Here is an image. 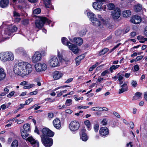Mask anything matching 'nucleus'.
Masks as SVG:
<instances>
[{"label": "nucleus", "mask_w": 147, "mask_h": 147, "mask_svg": "<svg viewBox=\"0 0 147 147\" xmlns=\"http://www.w3.org/2000/svg\"><path fill=\"white\" fill-rule=\"evenodd\" d=\"M32 70V65L25 62L16 63L14 65L13 71L16 75L25 77L30 74Z\"/></svg>", "instance_id": "obj_1"}, {"label": "nucleus", "mask_w": 147, "mask_h": 147, "mask_svg": "<svg viewBox=\"0 0 147 147\" xmlns=\"http://www.w3.org/2000/svg\"><path fill=\"white\" fill-rule=\"evenodd\" d=\"M42 134L41 136V141L46 147H50L53 144V139L50 137H53L54 134L53 132L47 128H44L42 129Z\"/></svg>", "instance_id": "obj_2"}, {"label": "nucleus", "mask_w": 147, "mask_h": 147, "mask_svg": "<svg viewBox=\"0 0 147 147\" xmlns=\"http://www.w3.org/2000/svg\"><path fill=\"white\" fill-rule=\"evenodd\" d=\"M14 59V55L11 52L6 51L0 53V59L3 62L13 61Z\"/></svg>", "instance_id": "obj_3"}, {"label": "nucleus", "mask_w": 147, "mask_h": 147, "mask_svg": "<svg viewBox=\"0 0 147 147\" xmlns=\"http://www.w3.org/2000/svg\"><path fill=\"white\" fill-rule=\"evenodd\" d=\"M96 1L93 3L92 6L95 10L100 11L103 10L105 11L106 7L105 5L102 6V5L105 2V0H96Z\"/></svg>", "instance_id": "obj_4"}, {"label": "nucleus", "mask_w": 147, "mask_h": 147, "mask_svg": "<svg viewBox=\"0 0 147 147\" xmlns=\"http://www.w3.org/2000/svg\"><path fill=\"white\" fill-rule=\"evenodd\" d=\"M51 22L50 20H48L45 17H39L38 19L36 20L35 24L36 28L40 29L42 27L44 24L46 22L49 24Z\"/></svg>", "instance_id": "obj_5"}, {"label": "nucleus", "mask_w": 147, "mask_h": 147, "mask_svg": "<svg viewBox=\"0 0 147 147\" xmlns=\"http://www.w3.org/2000/svg\"><path fill=\"white\" fill-rule=\"evenodd\" d=\"M34 68L37 72H41L45 71L47 68L46 64L42 62H38L35 64Z\"/></svg>", "instance_id": "obj_6"}, {"label": "nucleus", "mask_w": 147, "mask_h": 147, "mask_svg": "<svg viewBox=\"0 0 147 147\" xmlns=\"http://www.w3.org/2000/svg\"><path fill=\"white\" fill-rule=\"evenodd\" d=\"M48 64L51 67H55L59 65V63L57 58L55 56L50 57L48 62Z\"/></svg>", "instance_id": "obj_7"}, {"label": "nucleus", "mask_w": 147, "mask_h": 147, "mask_svg": "<svg viewBox=\"0 0 147 147\" xmlns=\"http://www.w3.org/2000/svg\"><path fill=\"white\" fill-rule=\"evenodd\" d=\"M80 124L79 122L76 121H71L69 125V128L71 131H77L79 128Z\"/></svg>", "instance_id": "obj_8"}, {"label": "nucleus", "mask_w": 147, "mask_h": 147, "mask_svg": "<svg viewBox=\"0 0 147 147\" xmlns=\"http://www.w3.org/2000/svg\"><path fill=\"white\" fill-rule=\"evenodd\" d=\"M17 28L15 26L12 25L7 26L5 31V34L8 36L11 35V33L16 31L17 30Z\"/></svg>", "instance_id": "obj_9"}, {"label": "nucleus", "mask_w": 147, "mask_h": 147, "mask_svg": "<svg viewBox=\"0 0 147 147\" xmlns=\"http://www.w3.org/2000/svg\"><path fill=\"white\" fill-rule=\"evenodd\" d=\"M42 59L41 53L38 51L36 52L31 57V60L33 63L40 61Z\"/></svg>", "instance_id": "obj_10"}, {"label": "nucleus", "mask_w": 147, "mask_h": 147, "mask_svg": "<svg viewBox=\"0 0 147 147\" xmlns=\"http://www.w3.org/2000/svg\"><path fill=\"white\" fill-rule=\"evenodd\" d=\"M67 45L69 49L71 50L74 54H77L78 53L80 50L76 45L72 44L70 42H68Z\"/></svg>", "instance_id": "obj_11"}, {"label": "nucleus", "mask_w": 147, "mask_h": 147, "mask_svg": "<svg viewBox=\"0 0 147 147\" xmlns=\"http://www.w3.org/2000/svg\"><path fill=\"white\" fill-rule=\"evenodd\" d=\"M111 16L114 19H117L119 18L121 15V10L120 9L117 7L111 12Z\"/></svg>", "instance_id": "obj_12"}, {"label": "nucleus", "mask_w": 147, "mask_h": 147, "mask_svg": "<svg viewBox=\"0 0 147 147\" xmlns=\"http://www.w3.org/2000/svg\"><path fill=\"white\" fill-rule=\"evenodd\" d=\"M26 141H28L34 147H39V143L38 141L35 140L32 136L26 139Z\"/></svg>", "instance_id": "obj_13"}, {"label": "nucleus", "mask_w": 147, "mask_h": 147, "mask_svg": "<svg viewBox=\"0 0 147 147\" xmlns=\"http://www.w3.org/2000/svg\"><path fill=\"white\" fill-rule=\"evenodd\" d=\"M86 131V129H82L81 130L80 133V139L84 142L87 141L88 138V137L85 133Z\"/></svg>", "instance_id": "obj_14"}, {"label": "nucleus", "mask_w": 147, "mask_h": 147, "mask_svg": "<svg viewBox=\"0 0 147 147\" xmlns=\"http://www.w3.org/2000/svg\"><path fill=\"white\" fill-rule=\"evenodd\" d=\"M128 82L127 81L124 82L123 84L121 86V88L119 89V94H120L123 93L125 91H127L128 90L127 84Z\"/></svg>", "instance_id": "obj_15"}, {"label": "nucleus", "mask_w": 147, "mask_h": 147, "mask_svg": "<svg viewBox=\"0 0 147 147\" xmlns=\"http://www.w3.org/2000/svg\"><path fill=\"white\" fill-rule=\"evenodd\" d=\"M108 129L107 127H102L99 130V133L102 136H106L109 134Z\"/></svg>", "instance_id": "obj_16"}, {"label": "nucleus", "mask_w": 147, "mask_h": 147, "mask_svg": "<svg viewBox=\"0 0 147 147\" xmlns=\"http://www.w3.org/2000/svg\"><path fill=\"white\" fill-rule=\"evenodd\" d=\"M53 123L54 127L56 129H58L61 127V122L59 119H55L53 121Z\"/></svg>", "instance_id": "obj_17"}, {"label": "nucleus", "mask_w": 147, "mask_h": 147, "mask_svg": "<svg viewBox=\"0 0 147 147\" xmlns=\"http://www.w3.org/2000/svg\"><path fill=\"white\" fill-rule=\"evenodd\" d=\"M63 75V73L61 71H55L53 74V78L54 80H57L62 77Z\"/></svg>", "instance_id": "obj_18"}, {"label": "nucleus", "mask_w": 147, "mask_h": 147, "mask_svg": "<svg viewBox=\"0 0 147 147\" xmlns=\"http://www.w3.org/2000/svg\"><path fill=\"white\" fill-rule=\"evenodd\" d=\"M70 41L76 43L77 44L80 45L83 43V40L81 38H75L73 40L69 39Z\"/></svg>", "instance_id": "obj_19"}, {"label": "nucleus", "mask_w": 147, "mask_h": 147, "mask_svg": "<svg viewBox=\"0 0 147 147\" xmlns=\"http://www.w3.org/2000/svg\"><path fill=\"white\" fill-rule=\"evenodd\" d=\"M27 82L26 81H24L22 82H21L20 85L22 86H25L23 87V88L24 89H29L33 87L34 85L33 84H27Z\"/></svg>", "instance_id": "obj_20"}, {"label": "nucleus", "mask_w": 147, "mask_h": 147, "mask_svg": "<svg viewBox=\"0 0 147 147\" xmlns=\"http://www.w3.org/2000/svg\"><path fill=\"white\" fill-rule=\"evenodd\" d=\"M6 77V74L3 68L0 67V82L3 80Z\"/></svg>", "instance_id": "obj_21"}, {"label": "nucleus", "mask_w": 147, "mask_h": 147, "mask_svg": "<svg viewBox=\"0 0 147 147\" xmlns=\"http://www.w3.org/2000/svg\"><path fill=\"white\" fill-rule=\"evenodd\" d=\"M9 3V0H1L0 1V6L2 8H4L8 6Z\"/></svg>", "instance_id": "obj_22"}, {"label": "nucleus", "mask_w": 147, "mask_h": 147, "mask_svg": "<svg viewBox=\"0 0 147 147\" xmlns=\"http://www.w3.org/2000/svg\"><path fill=\"white\" fill-rule=\"evenodd\" d=\"M94 20H92L91 22L95 26H99L101 24V22L97 19L96 18Z\"/></svg>", "instance_id": "obj_23"}, {"label": "nucleus", "mask_w": 147, "mask_h": 147, "mask_svg": "<svg viewBox=\"0 0 147 147\" xmlns=\"http://www.w3.org/2000/svg\"><path fill=\"white\" fill-rule=\"evenodd\" d=\"M87 16L91 22L92 21V20H94L93 19L96 18L95 15L91 11H90L87 13Z\"/></svg>", "instance_id": "obj_24"}, {"label": "nucleus", "mask_w": 147, "mask_h": 147, "mask_svg": "<svg viewBox=\"0 0 147 147\" xmlns=\"http://www.w3.org/2000/svg\"><path fill=\"white\" fill-rule=\"evenodd\" d=\"M131 14V12L129 10H126L123 11L122 15L123 17L127 18L129 17Z\"/></svg>", "instance_id": "obj_25"}, {"label": "nucleus", "mask_w": 147, "mask_h": 147, "mask_svg": "<svg viewBox=\"0 0 147 147\" xmlns=\"http://www.w3.org/2000/svg\"><path fill=\"white\" fill-rule=\"evenodd\" d=\"M23 128L24 131H28L30 129V125L28 123L24 124L23 126Z\"/></svg>", "instance_id": "obj_26"}, {"label": "nucleus", "mask_w": 147, "mask_h": 147, "mask_svg": "<svg viewBox=\"0 0 147 147\" xmlns=\"http://www.w3.org/2000/svg\"><path fill=\"white\" fill-rule=\"evenodd\" d=\"M20 132L21 136L24 139H26V138L29 136L28 134L23 130H21Z\"/></svg>", "instance_id": "obj_27"}, {"label": "nucleus", "mask_w": 147, "mask_h": 147, "mask_svg": "<svg viewBox=\"0 0 147 147\" xmlns=\"http://www.w3.org/2000/svg\"><path fill=\"white\" fill-rule=\"evenodd\" d=\"M44 3L47 8H50L51 6V0H43Z\"/></svg>", "instance_id": "obj_28"}, {"label": "nucleus", "mask_w": 147, "mask_h": 147, "mask_svg": "<svg viewBox=\"0 0 147 147\" xmlns=\"http://www.w3.org/2000/svg\"><path fill=\"white\" fill-rule=\"evenodd\" d=\"M142 8V6L139 4H138L137 5H135L134 7V10L136 11H140Z\"/></svg>", "instance_id": "obj_29"}, {"label": "nucleus", "mask_w": 147, "mask_h": 147, "mask_svg": "<svg viewBox=\"0 0 147 147\" xmlns=\"http://www.w3.org/2000/svg\"><path fill=\"white\" fill-rule=\"evenodd\" d=\"M11 104V102H8L7 104H4L2 105L1 106V109L2 110H5L6 109L9 108V106Z\"/></svg>", "instance_id": "obj_30"}, {"label": "nucleus", "mask_w": 147, "mask_h": 147, "mask_svg": "<svg viewBox=\"0 0 147 147\" xmlns=\"http://www.w3.org/2000/svg\"><path fill=\"white\" fill-rule=\"evenodd\" d=\"M124 34V31L122 30H119L116 31L115 32V34L116 36H119L123 35Z\"/></svg>", "instance_id": "obj_31"}, {"label": "nucleus", "mask_w": 147, "mask_h": 147, "mask_svg": "<svg viewBox=\"0 0 147 147\" xmlns=\"http://www.w3.org/2000/svg\"><path fill=\"white\" fill-rule=\"evenodd\" d=\"M61 41L62 43L65 45H66L68 46L67 44L69 42H70L68 41L67 39L65 37H63L61 38Z\"/></svg>", "instance_id": "obj_32"}, {"label": "nucleus", "mask_w": 147, "mask_h": 147, "mask_svg": "<svg viewBox=\"0 0 147 147\" xmlns=\"http://www.w3.org/2000/svg\"><path fill=\"white\" fill-rule=\"evenodd\" d=\"M33 99L32 98H29L27 100H26L25 104H21L20 105V106H24L26 105L29 104L33 100Z\"/></svg>", "instance_id": "obj_33"}, {"label": "nucleus", "mask_w": 147, "mask_h": 147, "mask_svg": "<svg viewBox=\"0 0 147 147\" xmlns=\"http://www.w3.org/2000/svg\"><path fill=\"white\" fill-rule=\"evenodd\" d=\"M109 49L107 48H105L101 50L99 53L100 55H102L105 54L108 51Z\"/></svg>", "instance_id": "obj_34"}, {"label": "nucleus", "mask_w": 147, "mask_h": 147, "mask_svg": "<svg viewBox=\"0 0 147 147\" xmlns=\"http://www.w3.org/2000/svg\"><path fill=\"white\" fill-rule=\"evenodd\" d=\"M142 94L139 92H137L135 93V96L133 97V100L139 99L141 96Z\"/></svg>", "instance_id": "obj_35"}, {"label": "nucleus", "mask_w": 147, "mask_h": 147, "mask_svg": "<svg viewBox=\"0 0 147 147\" xmlns=\"http://www.w3.org/2000/svg\"><path fill=\"white\" fill-rule=\"evenodd\" d=\"M107 6L109 9L113 10L115 7L114 4L112 3H109L107 4Z\"/></svg>", "instance_id": "obj_36"}, {"label": "nucleus", "mask_w": 147, "mask_h": 147, "mask_svg": "<svg viewBox=\"0 0 147 147\" xmlns=\"http://www.w3.org/2000/svg\"><path fill=\"white\" fill-rule=\"evenodd\" d=\"M84 124L87 126L88 130L90 129V121L88 120H87L84 122Z\"/></svg>", "instance_id": "obj_37"}, {"label": "nucleus", "mask_w": 147, "mask_h": 147, "mask_svg": "<svg viewBox=\"0 0 147 147\" xmlns=\"http://www.w3.org/2000/svg\"><path fill=\"white\" fill-rule=\"evenodd\" d=\"M119 65H113L109 69L112 73L113 72V70H115L119 67Z\"/></svg>", "instance_id": "obj_38"}, {"label": "nucleus", "mask_w": 147, "mask_h": 147, "mask_svg": "<svg viewBox=\"0 0 147 147\" xmlns=\"http://www.w3.org/2000/svg\"><path fill=\"white\" fill-rule=\"evenodd\" d=\"M18 145V141L15 140L13 141L11 145V147H17Z\"/></svg>", "instance_id": "obj_39"}, {"label": "nucleus", "mask_w": 147, "mask_h": 147, "mask_svg": "<svg viewBox=\"0 0 147 147\" xmlns=\"http://www.w3.org/2000/svg\"><path fill=\"white\" fill-rule=\"evenodd\" d=\"M72 100L71 99H67L65 102V105L66 106H69L72 103Z\"/></svg>", "instance_id": "obj_40"}, {"label": "nucleus", "mask_w": 147, "mask_h": 147, "mask_svg": "<svg viewBox=\"0 0 147 147\" xmlns=\"http://www.w3.org/2000/svg\"><path fill=\"white\" fill-rule=\"evenodd\" d=\"M84 55H82L78 56L76 59V61H80L81 60L83 59L84 57Z\"/></svg>", "instance_id": "obj_41"}, {"label": "nucleus", "mask_w": 147, "mask_h": 147, "mask_svg": "<svg viewBox=\"0 0 147 147\" xmlns=\"http://www.w3.org/2000/svg\"><path fill=\"white\" fill-rule=\"evenodd\" d=\"M15 93L14 91H11L7 95V97L8 98H11L13 96Z\"/></svg>", "instance_id": "obj_42"}, {"label": "nucleus", "mask_w": 147, "mask_h": 147, "mask_svg": "<svg viewBox=\"0 0 147 147\" xmlns=\"http://www.w3.org/2000/svg\"><path fill=\"white\" fill-rule=\"evenodd\" d=\"M41 12V9L39 8H37L34 10L33 13L34 14H38Z\"/></svg>", "instance_id": "obj_43"}, {"label": "nucleus", "mask_w": 147, "mask_h": 147, "mask_svg": "<svg viewBox=\"0 0 147 147\" xmlns=\"http://www.w3.org/2000/svg\"><path fill=\"white\" fill-rule=\"evenodd\" d=\"M99 63H96L95 65H93L92 67L90 68L89 71H92L97 66L99 65Z\"/></svg>", "instance_id": "obj_44"}, {"label": "nucleus", "mask_w": 147, "mask_h": 147, "mask_svg": "<svg viewBox=\"0 0 147 147\" xmlns=\"http://www.w3.org/2000/svg\"><path fill=\"white\" fill-rule=\"evenodd\" d=\"M78 96L77 95L74 96V99L76 101H77L80 100H83L84 98L83 97H80L78 98Z\"/></svg>", "instance_id": "obj_45"}, {"label": "nucleus", "mask_w": 147, "mask_h": 147, "mask_svg": "<svg viewBox=\"0 0 147 147\" xmlns=\"http://www.w3.org/2000/svg\"><path fill=\"white\" fill-rule=\"evenodd\" d=\"M108 121L106 119H103L101 122V124L102 125H105L107 124Z\"/></svg>", "instance_id": "obj_46"}, {"label": "nucleus", "mask_w": 147, "mask_h": 147, "mask_svg": "<svg viewBox=\"0 0 147 147\" xmlns=\"http://www.w3.org/2000/svg\"><path fill=\"white\" fill-rule=\"evenodd\" d=\"M99 125L98 124H96L94 126V131L95 132H97L98 131L99 128Z\"/></svg>", "instance_id": "obj_47"}, {"label": "nucleus", "mask_w": 147, "mask_h": 147, "mask_svg": "<svg viewBox=\"0 0 147 147\" xmlns=\"http://www.w3.org/2000/svg\"><path fill=\"white\" fill-rule=\"evenodd\" d=\"M137 82L136 81L132 80L131 81V86L133 87H136V86Z\"/></svg>", "instance_id": "obj_48"}, {"label": "nucleus", "mask_w": 147, "mask_h": 147, "mask_svg": "<svg viewBox=\"0 0 147 147\" xmlns=\"http://www.w3.org/2000/svg\"><path fill=\"white\" fill-rule=\"evenodd\" d=\"M9 86H6L4 88L3 90L4 92H5L6 94H7L9 91Z\"/></svg>", "instance_id": "obj_49"}, {"label": "nucleus", "mask_w": 147, "mask_h": 147, "mask_svg": "<svg viewBox=\"0 0 147 147\" xmlns=\"http://www.w3.org/2000/svg\"><path fill=\"white\" fill-rule=\"evenodd\" d=\"M117 75L118 76V80H122L123 78V74H120V73L117 74Z\"/></svg>", "instance_id": "obj_50"}, {"label": "nucleus", "mask_w": 147, "mask_h": 147, "mask_svg": "<svg viewBox=\"0 0 147 147\" xmlns=\"http://www.w3.org/2000/svg\"><path fill=\"white\" fill-rule=\"evenodd\" d=\"M22 24L24 25H27L29 24V21L27 20H24L22 21Z\"/></svg>", "instance_id": "obj_51"}, {"label": "nucleus", "mask_w": 147, "mask_h": 147, "mask_svg": "<svg viewBox=\"0 0 147 147\" xmlns=\"http://www.w3.org/2000/svg\"><path fill=\"white\" fill-rule=\"evenodd\" d=\"M143 57V56L142 55L137 56L135 60V61H140L142 59Z\"/></svg>", "instance_id": "obj_52"}, {"label": "nucleus", "mask_w": 147, "mask_h": 147, "mask_svg": "<svg viewBox=\"0 0 147 147\" xmlns=\"http://www.w3.org/2000/svg\"><path fill=\"white\" fill-rule=\"evenodd\" d=\"M89 107L88 106H78L77 107V108L78 109H86Z\"/></svg>", "instance_id": "obj_53"}, {"label": "nucleus", "mask_w": 147, "mask_h": 147, "mask_svg": "<svg viewBox=\"0 0 147 147\" xmlns=\"http://www.w3.org/2000/svg\"><path fill=\"white\" fill-rule=\"evenodd\" d=\"M121 43H119L117 44L112 49H111V52H112V51H113L114 50H115L116 49L118 48L119 46V45H121Z\"/></svg>", "instance_id": "obj_54"}, {"label": "nucleus", "mask_w": 147, "mask_h": 147, "mask_svg": "<svg viewBox=\"0 0 147 147\" xmlns=\"http://www.w3.org/2000/svg\"><path fill=\"white\" fill-rule=\"evenodd\" d=\"M13 16L15 18L16 17H19L20 16V14L14 11L13 12Z\"/></svg>", "instance_id": "obj_55"}, {"label": "nucleus", "mask_w": 147, "mask_h": 147, "mask_svg": "<svg viewBox=\"0 0 147 147\" xmlns=\"http://www.w3.org/2000/svg\"><path fill=\"white\" fill-rule=\"evenodd\" d=\"M16 122H17V123L18 124H20L23 123L24 122V121L21 120L16 119Z\"/></svg>", "instance_id": "obj_56"}, {"label": "nucleus", "mask_w": 147, "mask_h": 147, "mask_svg": "<svg viewBox=\"0 0 147 147\" xmlns=\"http://www.w3.org/2000/svg\"><path fill=\"white\" fill-rule=\"evenodd\" d=\"M48 116L49 118H52L54 117V114L52 113H48Z\"/></svg>", "instance_id": "obj_57"}, {"label": "nucleus", "mask_w": 147, "mask_h": 147, "mask_svg": "<svg viewBox=\"0 0 147 147\" xmlns=\"http://www.w3.org/2000/svg\"><path fill=\"white\" fill-rule=\"evenodd\" d=\"M86 33V31L85 30H83L80 32V36H83Z\"/></svg>", "instance_id": "obj_58"}, {"label": "nucleus", "mask_w": 147, "mask_h": 147, "mask_svg": "<svg viewBox=\"0 0 147 147\" xmlns=\"http://www.w3.org/2000/svg\"><path fill=\"white\" fill-rule=\"evenodd\" d=\"M108 73V71L107 70H106L104 71L101 74V76H104L106 75Z\"/></svg>", "instance_id": "obj_59"}, {"label": "nucleus", "mask_w": 147, "mask_h": 147, "mask_svg": "<svg viewBox=\"0 0 147 147\" xmlns=\"http://www.w3.org/2000/svg\"><path fill=\"white\" fill-rule=\"evenodd\" d=\"M113 114L117 118H120V116L119 114L117 112L114 111L113 113Z\"/></svg>", "instance_id": "obj_60"}, {"label": "nucleus", "mask_w": 147, "mask_h": 147, "mask_svg": "<svg viewBox=\"0 0 147 147\" xmlns=\"http://www.w3.org/2000/svg\"><path fill=\"white\" fill-rule=\"evenodd\" d=\"M73 78H69L65 82V83H69L71 81H72L73 80Z\"/></svg>", "instance_id": "obj_61"}, {"label": "nucleus", "mask_w": 147, "mask_h": 147, "mask_svg": "<svg viewBox=\"0 0 147 147\" xmlns=\"http://www.w3.org/2000/svg\"><path fill=\"white\" fill-rule=\"evenodd\" d=\"M104 79L103 78H102L100 77L99 76L97 80V82H101Z\"/></svg>", "instance_id": "obj_62"}, {"label": "nucleus", "mask_w": 147, "mask_h": 147, "mask_svg": "<svg viewBox=\"0 0 147 147\" xmlns=\"http://www.w3.org/2000/svg\"><path fill=\"white\" fill-rule=\"evenodd\" d=\"M134 69L135 71H137L139 69V67L138 65H136L134 66Z\"/></svg>", "instance_id": "obj_63"}, {"label": "nucleus", "mask_w": 147, "mask_h": 147, "mask_svg": "<svg viewBox=\"0 0 147 147\" xmlns=\"http://www.w3.org/2000/svg\"><path fill=\"white\" fill-rule=\"evenodd\" d=\"M144 97L146 101H147V91L144 93Z\"/></svg>", "instance_id": "obj_64"}]
</instances>
